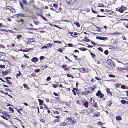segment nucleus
<instances>
[{
  "mask_svg": "<svg viewBox=\"0 0 128 128\" xmlns=\"http://www.w3.org/2000/svg\"><path fill=\"white\" fill-rule=\"evenodd\" d=\"M66 120H67V121H69L72 122L73 124L75 123L76 122V120H74L73 118L68 117L67 118Z\"/></svg>",
  "mask_w": 128,
  "mask_h": 128,
  "instance_id": "obj_1",
  "label": "nucleus"
},
{
  "mask_svg": "<svg viewBox=\"0 0 128 128\" xmlns=\"http://www.w3.org/2000/svg\"><path fill=\"white\" fill-rule=\"evenodd\" d=\"M96 95L97 96H100V98H102L104 97V95L102 94L100 90H98V92L96 93Z\"/></svg>",
  "mask_w": 128,
  "mask_h": 128,
  "instance_id": "obj_2",
  "label": "nucleus"
},
{
  "mask_svg": "<svg viewBox=\"0 0 128 128\" xmlns=\"http://www.w3.org/2000/svg\"><path fill=\"white\" fill-rule=\"evenodd\" d=\"M107 63L109 65L112 67H114V62H112V60H107Z\"/></svg>",
  "mask_w": 128,
  "mask_h": 128,
  "instance_id": "obj_3",
  "label": "nucleus"
},
{
  "mask_svg": "<svg viewBox=\"0 0 128 128\" xmlns=\"http://www.w3.org/2000/svg\"><path fill=\"white\" fill-rule=\"evenodd\" d=\"M67 3L71 5V3L72 4H74L76 0H66Z\"/></svg>",
  "mask_w": 128,
  "mask_h": 128,
  "instance_id": "obj_4",
  "label": "nucleus"
},
{
  "mask_svg": "<svg viewBox=\"0 0 128 128\" xmlns=\"http://www.w3.org/2000/svg\"><path fill=\"white\" fill-rule=\"evenodd\" d=\"M80 70L82 72L84 73L85 72H88L89 71V70L86 68H81L80 69Z\"/></svg>",
  "mask_w": 128,
  "mask_h": 128,
  "instance_id": "obj_5",
  "label": "nucleus"
},
{
  "mask_svg": "<svg viewBox=\"0 0 128 128\" xmlns=\"http://www.w3.org/2000/svg\"><path fill=\"white\" fill-rule=\"evenodd\" d=\"M96 38L97 39L100 40H107V38H104V37H100L99 36H97L96 37Z\"/></svg>",
  "mask_w": 128,
  "mask_h": 128,
  "instance_id": "obj_6",
  "label": "nucleus"
},
{
  "mask_svg": "<svg viewBox=\"0 0 128 128\" xmlns=\"http://www.w3.org/2000/svg\"><path fill=\"white\" fill-rule=\"evenodd\" d=\"M126 8L124 6H122L120 7V13H122L124 11L126 10Z\"/></svg>",
  "mask_w": 128,
  "mask_h": 128,
  "instance_id": "obj_7",
  "label": "nucleus"
},
{
  "mask_svg": "<svg viewBox=\"0 0 128 128\" xmlns=\"http://www.w3.org/2000/svg\"><path fill=\"white\" fill-rule=\"evenodd\" d=\"M38 59L37 58H34L32 59L31 60V61L34 62H38Z\"/></svg>",
  "mask_w": 128,
  "mask_h": 128,
  "instance_id": "obj_8",
  "label": "nucleus"
},
{
  "mask_svg": "<svg viewBox=\"0 0 128 128\" xmlns=\"http://www.w3.org/2000/svg\"><path fill=\"white\" fill-rule=\"evenodd\" d=\"M95 102V100L94 98H91L89 100V103L90 104H92V103H94Z\"/></svg>",
  "mask_w": 128,
  "mask_h": 128,
  "instance_id": "obj_9",
  "label": "nucleus"
},
{
  "mask_svg": "<svg viewBox=\"0 0 128 128\" xmlns=\"http://www.w3.org/2000/svg\"><path fill=\"white\" fill-rule=\"evenodd\" d=\"M127 70V69L126 68H120V73L122 72H126V71H124Z\"/></svg>",
  "mask_w": 128,
  "mask_h": 128,
  "instance_id": "obj_10",
  "label": "nucleus"
},
{
  "mask_svg": "<svg viewBox=\"0 0 128 128\" xmlns=\"http://www.w3.org/2000/svg\"><path fill=\"white\" fill-rule=\"evenodd\" d=\"M38 100L39 102V104L41 106L44 103L43 101L40 99H38Z\"/></svg>",
  "mask_w": 128,
  "mask_h": 128,
  "instance_id": "obj_11",
  "label": "nucleus"
},
{
  "mask_svg": "<svg viewBox=\"0 0 128 128\" xmlns=\"http://www.w3.org/2000/svg\"><path fill=\"white\" fill-rule=\"evenodd\" d=\"M28 41L30 42H34L35 41V39L34 38L29 39Z\"/></svg>",
  "mask_w": 128,
  "mask_h": 128,
  "instance_id": "obj_12",
  "label": "nucleus"
},
{
  "mask_svg": "<svg viewBox=\"0 0 128 128\" xmlns=\"http://www.w3.org/2000/svg\"><path fill=\"white\" fill-rule=\"evenodd\" d=\"M17 17L18 16H20L21 17H24V14H18L16 15Z\"/></svg>",
  "mask_w": 128,
  "mask_h": 128,
  "instance_id": "obj_13",
  "label": "nucleus"
},
{
  "mask_svg": "<svg viewBox=\"0 0 128 128\" xmlns=\"http://www.w3.org/2000/svg\"><path fill=\"white\" fill-rule=\"evenodd\" d=\"M88 102H86L84 104V105L86 108L88 107Z\"/></svg>",
  "mask_w": 128,
  "mask_h": 128,
  "instance_id": "obj_14",
  "label": "nucleus"
},
{
  "mask_svg": "<svg viewBox=\"0 0 128 128\" xmlns=\"http://www.w3.org/2000/svg\"><path fill=\"white\" fill-rule=\"evenodd\" d=\"M92 106L96 108H98L97 104L96 103H95L94 104L92 105Z\"/></svg>",
  "mask_w": 128,
  "mask_h": 128,
  "instance_id": "obj_15",
  "label": "nucleus"
},
{
  "mask_svg": "<svg viewBox=\"0 0 128 128\" xmlns=\"http://www.w3.org/2000/svg\"><path fill=\"white\" fill-rule=\"evenodd\" d=\"M95 114H96V117H98L100 116V113L99 112H96L95 113Z\"/></svg>",
  "mask_w": 128,
  "mask_h": 128,
  "instance_id": "obj_16",
  "label": "nucleus"
},
{
  "mask_svg": "<svg viewBox=\"0 0 128 128\" xmlns=\"http://www.w3.org/2000/svg\"><path fill=\"white\" fill-rule=\"evenodd\" d=\"M106 92L108 93L109 94H110V95H112V93L111 92H110V90L108 88H106Z\"/></svg>",
  "mask_w": 128,
  "mask_h": 128,
  "instance_id": "obj_17",
  "label": "nucleus"
},
{
  "mask_svg": "<svg viewBox=\"0 0 128 128\" xmlns=\"http://www.w3.org/2000/svg\"><path fill=\"white\" fill-rule=\"evenodd\" d=\"M22 37V36L21 35H18L17 36L16 38L18 39H20V38H21Z\"/></svg>",
  "mask_w": 128,
  "mask_h": 128,
  "instance_id": "obj_18",
  "label": "nucleus"
},
{
  "mask_svg": "<svg viewBox=\"0 0 128 128\" xmlns=\"http://www.w3.org/2000/svg\"><path fill=\"white\" fill-rule=\"evenodd\" d=\"M54 42L55 44H62V42L60 41H54Z\"/></svg>",
  "mask_w": 128,
  "mask_h": 128,
  "instance_id": "obj_19",
  "label": "nucleus"
},
{
  "mask_svg": "<svg viewBox=\"0 0 128 128\" xmlns=\"http://www.w3.org/2000/svg\"><path fill=\"white\" fill-rule=\"evenodd\" d=\"M121 102L122 104H124L126 103V100H122L121 101Z\"/></svg>",
  "mask_w": 128,
  "mask_h": 128,
  "instance_id": "obj_20",
  "label": "nucleus"
},
{
  "mask_svg": "<svg viewBox=\"0 0 128 128\" xmlns=\"http://www.w3.org/2000/svg\"><path fill=\"white\" fill-rule=\"evenodd\" d=\"M90 54L91 55L92 57L93 58H94L96 57V56L94 54V53H92V52H90Z\"/></svg>",
  "mask_w": 128,
  "mask_h": 128,
  "instance_id": "obj_21",
  "label": "nucleus"
},
{
  "mask_svg": "<svg viewBox=\"0 0 128 128\" xmlns=\"http://www.w3.org/2000/svg\"><path fill=\"white\" fill-rule=\"evenodd\" d=\"M108 76L110 78H115L116 77L113 74H109Z\"/></svg>",
  "mask_w": 128,
  "mask_h": 128,
  "instance_id": "obj_22",
  "label": "nucleus"
},
{
  "mask_svg": "<svg viewBox=\"0 0 128 128\" xmlns=\"http://www.w3.org/2000/svg\"><path fill=\"white\" fill-rule=\"evenodd\" d=\"M32 50V48H29L28 49H26V50H24V52H27L29 51H30V50Z\"/></svg>",
  "mask_w": 128,
  "mask_h": 128,
  "instance_id": "obj_23",
  "label": "nucleus"
},
{
  "mask_svg": "<svg viewBox=\"0 0 128 128\" xmlns=\"http://www.w3.org/2000/svg\"><path fill=\"white\" fill-rule=\"evenodd\" d=\"M9 109L13 113L14 112V110L12 108L10 107L9 108Z\"/></svg>",
  "mask_w": 128,
  "mask_h": 128,
  "instance_id": "obj_24",
  "label": "nucleus"
},
{
  "mask_svg": "<svg viewBox=\"0 0 128 128\" xmlns=\"http://www.w3.org/2000/svg\"><path fill=\"white\" fill-rule=\"evenodd\" d=\"M121 88L122 89H125L126 88V87L124 85H122L121 86Z\"/></svg>",
  "mask_w": 128,
  "mask_h": 128,
  "instance_id": "obj_25",
  "label": "nucleus"
},
{
  "mask_svg": "<svg viewBox=\"0 0 128 128\" xmlns=\"http://www.w3.org/2000/svg\"><path fill=\"white\" fill-rule=\"evenodd\" d=\"M22 3L26 5L27 4L26 1V0H22Z\"/></svg>",
  "mask_w": 128,
  "mask_h": 128,
  "instance_id": "obj_26",
  "label": "nucleus"
},
{
  "mask_svg": "<svg viewBox=\"0 0 128 128\" xmlns=\"http://www.w3.org/2000/svg\"><path fill=\"white\" fill-rule=\"evenodd\" d=\"M51 79V78L50 76H48L47 77L46 80L47 81H50Z\"/></svg>",
  "mask_w": 128,
  "mask_h": 128,
  "instance_id": "obj_27",
  "label": "nucleus"
},
{
  "mask_svg": "<svg viewBox=\"0 0 128 128\" xmlns=\"http://www.w3.org/2000/svg\"><path fill=\"white\" fill-rule=\"evenodd\" d=\"M112 104V103L110 102L109 101L108 103V106H110Z\"/></svg>",
  "mask_w": 128,
  "mask_h": 128,
  "instance_id": "obj_28",
  "label": "nucleus"
},
{
  "mask_svg": "<svg viewBox=\"0 0 128 128\" xmlns=\"http://www.w3.org/2000/svg\"><path fill=\"white\" fill-rule=\"evenodd\" d=\"M122 38L123 40H127L126 38L124 36H122Z\"/></svg>",
  "mask_w": 128,
  "mask_h": 128,
  "instance_id": "obj_29",
  "label": "nucleus"
},
{
  "mask_svg": "<svg viewBox=\"0 0 128 128\" xmlns=\"http://www.w3.org/2000/svg\"><path fill=\"white\" fill-rule=\"evenodd\" d=\"M116 119L117 120H120V116H118L116 117Z\"/></svg>",
  "mask_w": 128,
  "mask_h": 128,
  "instance_id": "obj_30",
  "label": "nucleus"
},
{
  "mask_svg": "<svg viewBox=\"0 0 128 128\" xmlns=\"http://www.w3.org/2000/svg\"><path fill=\"white\" fill-rule=\"evenodd\" d=\"M22 74L21 73H20V72H19V73L17 74H16V76H20V75Z\"/></svg>",
  "mask_w": 128,
  "mask_h": 128,
  "instance_id": "obj_31",
  "label": "nucleus"
},
{
  "mask_svg": "<svg viewBox=\"0 0 128 128\" xmlns=\"http://www.w3.org/2000/svg\"><path fill=\"white\" fill-rule=\"evenodd\" d=\"M96 30L98 32H100V29L98 27H96Z\"/></svg>",
  "mask_w": 128,
  "mask_h": 128,
  "instance_id": "obj_32",
  "label": "nucleus"
},
{
  "mask_svg": "<svg viewBox=\"0 0 128 128\" xmlns=\"http://www.w3.org/2000/svg\"><path fill=\"white\" fill-rule=\"evenodd\" d=\"M120 85L119 84H115L114 86L116 88H119Z\"/></svg>",
  "mask_w": 128,
  "mask_h": 128,
  "instance_id": "obj_33",
  "label": "nucleus"
},
{
  "mask_svg": "<svg viewBox=\"0 0 128 128\" xmlns=\"http://www.w3.org/2000/svg\"><path fill=\"white\" fill-rule=\"evenodd\" d=\"M85 39V41L86 42H90V40L88 38H84Z\"/></svg>",
  "mask_w": 128,
  "mask_h": 128,
  "instance_id": "obj_34",
  "label": "nucleus"
},
{
  "mask_svg": "<svg viewBox=\"0 0 128 128\" xmlns=\"http://www.w3.org/2000/svg\"><path fill=\"white\" fill-rule=\"evenodd\" d=\"M40 71V70L39 69H37L35 70L34 72H38Z\"/></svg>",
  "mask_w": 128,
  "mask_h": 128,
  "instance_id": "obj_35",
  "label": "nucleus"
},
{
  "mask_svg": "<svg viewBox=\"0 0 128 128\" xmlns=\"http://www.w3.org/2000/svg\"><path fill=\"white\" fill-rule=\"evenodd\" d=\"M80 49L82 51H85L86 50V48H80Z\"/></svg>",
  "mask_w": 128,
  "mask_h": 128,
  "instance_id": "obj_36",
  "label": "nucleus"
},
{
  "mask_svg": "<svg viewBox=\"0 0 128 128\" xmlns=\"http://www.w3.org/2000/svg\"><path fill=\"white\" fill-rule=\"evenodd\" d=\"M104 53L106 54L107 55L108 54V52L107 50H106L104 51Z\"/></svg>",
  "mask_w": 128,
  "mask_h": 128,
  "instance_id": "obj_37",
  "label": "nucleus"
},
{
  "mask_svg": "<svg viewBox=\"0 0 128 128\" xmlns=\"http://www.w3.org/2000/svg\"><path fill=\"white\" fill-rule=\"evenodd\" d=\"M120 21L124 20V21H125L126 22H128V20H127V19H120Z\"/></svg>",
  "mask_w": 128,
  "mask_h": 128,
  "instance_id": "obj_38",
  "label": "nucleus"
},
{
  "mask_svg": "<svg viewBox=\"0 0 128 128\" xmlns=\"http://www.w3.org/2000/svg\"><path fill=\"white\" fill-rule=\"evenodd\" d=\"M1 117H2V118H3L4 119L6 120H8V119L6 118L4 116H1Z\"/></svg>",
  "mask_w": 128,
  "mask_h": 128,
  "instance_id": "obj_39",
  "label": "nucleus"
},
{
  "mask_svg": "<svg viewBox=\"0 0 128 128\" xmlns=\"http://www.w3.org/2000/svg\"><path fill=\"white\" fill-rule=\"evenodd\" d=\"M76 25L78 27H79L80 26V25L78 22H76Z\"/></svg>",
  "mask_w": 128,
  "mask_h": 128,
  "instance_id": "obj_40",
  "label": "nucleus"
},
{
  "mask_svg": "<svg viewBox=\"0 0 128 128\" xmlns=\"http://www.w3.org/2000/svg\"><path fill=\"white\" fill-rule=\"evenodd\" d=\"M20 5L21 6V7L23 9H24V6L20 2Z\"/></svg>",
  "mask_w": 128,
  "mask_h": 128,
  "instance_id": "obj_41",
  "label": "nucleus"
},
{
  "mask_svg": "<svg viewBox=\"0 0 128 128\" xmlns=\"http://www.w3.org/2000/svg\"><path fill=\"white\" fill-rule=\"evenodd\" d=\"M44 57L42 56H40V59L41 60L44 59Z\"/></svg>",
  "mask_w": 128,
  "mask_h": 128,
  "instance_id": "obj_42",
  "label": "nucleus"
},
{
  "mask_svg": "<svg viewBox=\"0 0 128 128\" xmlns=\"http://www.w3.org/2000/svg\"><path fill=\"white\" fill-rule=\"evenodd\" d=\"M24 56L26 58L28 59L30 58V57L28 56L26 54H24Z\"/></svg>",
  "mask_w": 128,
  "mask_h": 128,
  "instance_id": "obj_43",
  "label": "nucleus"
},
{
  "mask_svg": "<svg viewBox=\"0 0 128 128\" xmlns=\"http://www.w3.org/2000/svg\"><path fill=\"white\" fill-rule=\"evenodd\" d=\"M91 92V91L90 90H89L86 91V93L87 94H90Z\"/></svg>",
  "mask_w": 128,
  "mask_h": 128,
  "instance_id": "obj_44",
  "label": "nucleus"
},
{
  "mask_svg": "<svg viewBox=\"0 0 128 128\" xmlns=\"http://www.w3.org/2000/svg\"><path fill=\"white\" fill-rule=\"evenodd\" d=\"M24 88H28V86L26 84H24Z\"/></svg>",
  "mask_w": 128,
  "mask_h": 128,
  "instance_id": "obj_45",
  "label": "nucleus"
},
{
  "mask_svg": "<svg viewBox=\"0 0 128 128\" xmlns=\"http://www.w3.org/2000/svg\"><path fill=\"white\" fill-rule=\"evenodd\" d=\"M46 45L49 47H50L52 46V45L50 43L46 44Z\"/></svg>",
  "mask_w": 128,
  "mask_h": 128,
  "instance_id": "obj_46",
  "label": "nucleus"
},
{
  "mask_svg": "<svg viewBox=\"0 0 128 128\" xmlns=\"http://www.w3.org/2000/svg\"><path fill=\"white\" fill-rule=\"evenodd\" d=\"M95 79L98 81H100L101 80V79L100 78H98L96 77H95Z\"/></svg>",
  "mask_w": 128,
  "mask_h": 128,
  "instance_id": "obj_47",
  "label": "nucleus"
},
{
  "mask_svg": "<svg viewBox=\"0 0 128 128\" xmlns=\"http://www.w3.org/2000/svg\"><path fill=\"white\" fill-rule=\"evenodd\" d=\"M98 49L99 50L102 52L103 50V49L101 48H98Z\"/></svg>",
  "mask_w": 128,
  "mask_h": 128,
  "instance_id": "obj_48",
  "label": "nucleus"
},
{
  "mask_svg": "<svg viewBox=\"0 0 128 128\" xmlns=\"http://www.w3.org/2000/svg\"><path fill=\"white\" fill-rule=\"evenodd\" d=\"M5 67V66L4 65H0V67L1 68H4Z\"/></svg>",
  "mask_w": 128,
  "mask_h": 128,
  "instance_id": "obj_49",
  "label": "nucleus"
},
{
  "mask_svg": "<svg viewBox=\"0 0 128 128\" xmlns=\"http://www.w3.org/2000/svg\"><path fill=\"white\" fill-rule=\"evenodd\" d=\"M66 125V124L64 123H63L61 124V126H65Z\"/></svg>",
  "mask_w": 128,
  "mask_h": 128,
  "instance_id": "obj_50",
  "label": "nucleus"
},
{
  "mask_svg": "<svg viewBox=\"0 0 128 128\" xmlns=\"http://www.w3.org/2000/svg\"><path fill=\"white\" fill-rule=\"evenodd\" d=\"M92 11L95 14H97V12L96 11H95L94 10H93V9H92Z\"/></svg>",
  "mask_w": 128,
  "mask_h": 128,
  "instance_id": "obj_51",
  "label": "nucleus"
},
{
  "mask_svg": "<svg viewBox=\"0 0 128 128\" xmlns=\"http://www.w3.org/2000/svg\"><path fill=\"white\" fill-rule=\"evenodd\" d=\"M68 45L69 47H72L73 46V45L71 44H68Z\"/></svg>",
  "mask_w": 128,
  "mask_h": 128,
  "instance_id": "obj_52",
  "label": "nucleus"
},
{
  "mask_svg": "<svg viewBox=\"0 0 128 128\" xmlns=\"http://www.w3.org/2000/svg\"><path fill=\"white\" fill-rule=\"evenodd\" d=\"M47 48V46H44L41 48H42V49Z\"/></svg>",
  "mask_w": 128,
  "mask_h": 128,
  "instance_id": "obj_53",
  "label": "nucleus"
},
{
  "mask_svg": "<svg viewBox=\"0 0 128 128\" xmlns=\"http://www.w3.org/2000/svg\"><path fill=\"white\" fill-rule=\"evenodd\" d=\"M54 95H55L56 96H58V94H57V93H56L55 92H54Z\"/></svg>",
  "mask_w": 128,
  "mask_h": 128,
  "instance_id": "obj_54",
  "label": "nucleus"
},
{
  "mask_svg": "<svg viewBox=\"0 0 128 128\" xmlns=\"http://www.w3.org/2000/svg\"><path fill=\"white\" fill-rule=\"evenodd\" d=\"M67 66V65H63L62 66V68H66V67Z\"/></svg>",
  "mask_w": 128,
  "mask_h": 128,
  "instance_id": "obj_55",
  "label": "nucleus"
},
{
  "mask_svg": "<svg viewBox=\"0 0 128 128\" xmlns=\"http://www.w3.org/2000/svg\"><path fill=\"white\" fill-rule=\"evenodd\" d=\"M52 85H53V87L54 88L58 87V86L56 85H54V84H52Z\"/></svg>",
  "mask_w": 128,
  "mask_h": 128,
  "instance_id": "obj_56",
  "label": "nucleus"
},
{
  "mask_svg": "<svg viewBox=\"0 0 128 128\" xmlns=\"http://www.w3.org/2000/svg\"><path fill=\"white\" fill-rule=\"evenodd\" d=\"M97 17H105L104 16H100L99 15H97Z\"/></svg>",
  "mask_w": 128,
  "mask_h": 128,
  "instance_id": "obj_57",
  "label": "nucleus"
},
{
  "mask_svg": "<svg viewBox=\"0 0 128 128\" xmlns=\"http://www.w3.org/2000/svg\"><path fill=\"white\" fill-rule=\"evenodd\" d=\"M116 10L117 11H118L120 12V8H117L116 9Z\"/></svg>",
  "mask_w": 128,
  "mask_h": 128,
  "instance_id": "obj_58",
  "label": "nucleus"
},
{
  "mask_svg": "<svg viewBox=\"0 0 128 128\" xmlns=\"http://www.w3.org/2000/svg\"><path fill=\"white\" fill-rule=\"evenodd\" d=\"M24 22V20H21V19H20V20H18V22Z\"/></svg>",
  "mask_w": 128,
  "mask_h": 128,
  "instance_id": "obj_59",
  "label": "nucleus"
},
{
  "mask_svg": "<svg viewBox=\"0 0 128 128\" xmlns=\"http://www.w3.org/2000/svg\"><path fill=\"white\" fill-rule=\"evenodd\" d=\"M6 78L7 80H10L11 79V78L10 77H6Z\"/></svg>",
  "mask_w": 128,
  "mask_h": 128,
  "instance_id": "obj_60",
  "label": "nucleus"
},
{
  "mask_svg": "<svg viewBox=\"0 0 128 128\" xmlns=\"http://www.w3.org/2000/svg\"><path fill=\"white\" fill-rule=\"evenodd\" d=\"M58 120L59 119H57L56 120H54V122H59Z\"/></svg>",
  "mask_w": 128,
  "mask_h": 128,
  "instance_id": "obj_61",
  "label": "nucleus"
},
{
  "mask_svg": "<svg viewBox=\"0 0 128 128\" xmlns=\"http://www.w3.org/2000/svg\"><path fill=\"white\" fill-rule=\"evenodd\" d=\"M53 5L54 6L55 8H57L58 6V5L56 4H54Z\"/></svg>",
  "mask_w": 128,
  "mask_h": 128,
  "instance_id": "obj_62",
  "label": "nucleus"
},
{
  "mask_svg": "<svg viewBox=\"0 0 128 128\" xmlns=\"http://www.w3.org/2000/svg\"><path fill=\"white\" fill-rule=\"evenodd\" d=\"M58 50L60 52H62V50L61 49V48H59L58 49Z\"/></svg>",
  "mask_w": 128,
  "mask_h": 128,
  "instance_id": "obj_63",
  "label": "nucleus"
},
{
  "mask_svg": "<svg viewBox=\"0 0 128 128\" xmlns=\"http://www.w3.org/2000/svg\"><path fill=\"white\" fill-rule=\"evenodd\" d=\"M7 84H12V82H10V81L9 80H7Z\"/></svg>",
  "mask_w": 128,
  "mask_h": 128,
  "instance_id": "obj_64",
  "label": "nucleus"
}]
</instances>
